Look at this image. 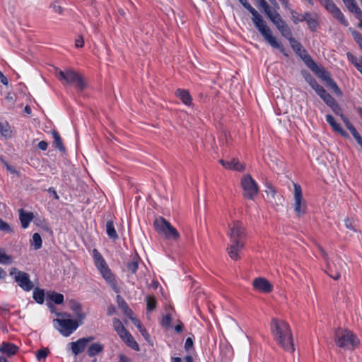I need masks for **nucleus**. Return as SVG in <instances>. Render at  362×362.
I'll list each match as a JSON object with an SVG mask.
<instances>
[{
  "label": "nucleus",
  "instance_id": "nucleus-1",
  "mask_svg": "<svg viewBox=\"0 0 362 362\" xmlns=\"http://www.w3.org/2000/svg\"><path fill=\"white\" fill-rule=\"evenodd\" d=\"M271 332L276 344L284 350L293 353L295 351L293 334L290 325L284 320L272 318Z\"/></svg>",
  "mask_w": 362,
  "mask_h": 362
},
{
  "label": "nucleus",
  "instance_id": "nucleus-2",
  "mask_svg": "<svg viewBox=\"0 0 362 362\" xmlns=\"http://www.w3.org/2000/svg\"><path fill=\"white\" fill-rule=\"evenodd\" d=\"M239 1L252 14V21L255 28L263 36L264 40H267L272 47L278 49L281 53L287 56V54L285 53L284 46L272 36V31L267 26V23L263 19L262 16L247 2V0H239Z\"/></svg>",
  "mask_w": 362,
  "mask_h": 362
},
{
  "label": "nucleus",
  "instance_id": "nucleus-3",
  "mask_svg": "<svg viewBox=\"0 0 362 362\" xmlns=\"http://www.w3.org/2000/svg\"><path fill=\"white\" fill-rule=\"evenodd\" d=\"M334 339L336 344L344 349L354 350L359 344V339L355 334L341 328L334 331Z\"/></svg>",
  "mask_w": 362,
  "mask_h": 362
},
{
  "label": "nucleus",
  "instance_id": "nucleus-4",
  "mask_svg": "<svg viewBox=\"0 0 362 362\" xmlns=\"http://www.w3.org/2000/svg\"><path fill=\"white\" fill-rule=\"evenodd\" d=\"M58 317L53 320L54 327L64 337H68L72 334L78 327L77 320L70 319L71 315L66 313H57Z\"/></svg>",
  "mask_w": 362,
  "mask_h": 362
},
{
  "label": "nucleus",
  "instance_id": "nucleus-5",
  "mask_svg": "<svg viewBox=\"0 0 362 362\" xmlns=\"http://www.w3.org/2000/svg\"><path fill=\"white\" fill-rule=\"evenodd\" d=\"M153 227L158 234L165 239L177 240L180 233L171 223L163 217L159 216L153 222Z\"/></svg>",
  "mask_w": 362,
  "mask_h": 362
},
{
  "label": "nucleus",
  "instance_id": "nucleus-6",
  "mask_svg": "<svg viewBox=\"0 0 362 362\" xmlns=\"http://www.w3.org/2000/svg\"><path fill=\"white\" fill-rule=\"evenodd\" d=\"M57 76L63 83L74 85L80 90L86 87V83L82 76L74 70L57 71Z\"/></svg>",
  "mask_w": 362,
  "mask_h": 362
},
{
  "label": "nucleus",
  "instance_id": "nucleus-7",
  "mask_svg": "<svg viewBox=\"0 0 362 362\" xmlns=\"http://www.w3.org/2000/svg\"><path fill=\"white\" fill-rule=\"evenodd\" d=\"M228 235L230 243H245L246 237V228L240 221H235L228 226Z\"/></svg>",
  "mask_w": 362,
  "mask_h": 362
},
{
  "label": "nucleus",
  "instance_id": "nucleus-8",
  "mask_svg": "<svg viewBox=\"0 0 362 362\" xmlns=\"http://www.w3.org/2000/svg\"><path fill=\"white\" fill-rule=\"evenodd\" d=\"M241 186L243 189L244 197L248 199H254L259 192L256 182L250 175H245L241 180Z\"/></svg>",
  "mask_w": 362,
  "mask_h": 362
},
{
  "label": "nucleus",
  "instance_id": "nucleus-9",
  "mask_svg": "<svg viewBox=\"0 0 362 362\" xmlns=\"http://www.w3.org/2000/svg\"><path fill=\"white\" fill-rule=\"evenodd\" d=\"M258 3V8L262 9L267 17L276 25V28H281L286 24L279 12H272V8L265 0H256Z\"/></svg>",
  "mask_w": 362,
  "mask_h": 362
},
{
  "label": "nucleus",
  "instance_id": "nucleus-10",
  "mask_svg": "<svg viewBox=\"0 0 362 362\" xmlns=\"http://www.w3.org/2000/svg\"><path fill=\"white\" fill-rule=\"evenodd\" d=\"M10 275L14 276L16 282L24 291H30L33 289L34 286L28 273L20 271L16 267H13L10 271Z\"/></svg>",
  "mask_w": 362,
  "mask_h": 362
},
{
  "label": "nucleus",
  "instance_id": "nucleus-11",
  "mask_svg": "<svg viewBox=\"0 0 362 362\" xmlns=\"http://www.w3.org/2000/svg\"><path fill=\"white\" fill-rule=\"evenodd\" d=\"M294 187V211L298 216H301L306 213L307 206L305 199L303 197L301 187L293 183Z\"/></svg>",
  "mask_w": 362,
  "mask_h": 362
},
{
  "label": "nucleus",
  "instance_id": "nucleus-12",
  "mask_svg": "<svg viewBox=\"0 0 362 362\" xmlns=\"http://www.w3.org/2000/svg\"><path fill=\"white\" fill-rule=\"evenodd\" d=\"M321 4L325 7L326 10L329 11L334 18H337L342 25L347 26L348 21L345 18L344 14L340 9L336 6L332 0H320Z\"/></svg>",
  "mask_w": 362,
  "mask_h": 362
},
{
  "label": "nucleus",
  "instance_id": "nucleus-13",
  "mask_svg": "<svg viewBox=\"0 0 362 362\" xmlns=\"http://www.w3.org/2000/svg\"><path fill=\"white\" fill-rule=\"evenodd\" d=\"M305 78L306 81L315 90L317 95L323 100L325 103L330 99L332 95L328 93L322 86L318 84L316 80L310 74H308Z\"/></svg>",
  "mask_w": 362,
  "mask_h": 362
},
{
  "label": "nucleus",
  "instance_id": "nucleus-14",
  "mask_svg": "<svg viewBox=\"0 0 362 362\" xmlns=\"http://www.w3.org/2000/svg\"><path fill=\"white\" fill-rule=\"evenodd\" d=\"M328 275L334 280H338L341 276V272L346 267V264L341 259H337V262L332 266L327 262Z\"/></svg>",
  "mask_w": 362,
  "mask_h": 362
},
{
  "label": "nucleus",
  "instance_id": "nucleus-15",
  "mask_svg": "<svg viewBox=\"0 0 362 362\" xmlns=\"http://www.w3.org/2000/svg\"><path fill=\"white\" fill-rule=\"evenodd\" d=\"M252 286L257 291L268 293L272 291V284L265 278L258 277L253 280Z\"/></svg>",
  "mask_w": 362,
  "mask_h": 362
},
{
  "label": "nucleus",
  "instance_id": "nucleus-16",
  "mask_svg": "<svg viewBox=\"0 0 362 362\" xmlns=\"http://www.w3.org/2000/svg\"><path fill=\"white\" fill-rule=\"evenodd\" d=\"M94 339L93 337H84L78 339L76 341L71 342V349L73 354L76 356L82 353L88 343L92 341Z\"/></svg>",
  "mask_w": 362,
  "mask_h": 362
},
{
  "label": "nucleus",
  "instance_id": "nucleus-17",
  "mask_svg": "<svg viewBox=\"0 0 362 362\" xmlns=\"http://www.w3.org/2000/svg\"><path fill=\"white\" fill-rule=\"evenodd\" d=\"M219 163L226 169L243 172L245 169V165L240 163L238 158H232L230 161L223 159L219 160Z\"/></svg>",
  "mask_w": 362,
  "mask_h": 362
},
{
  "label": "nucleus",
  "instance_id": "nucleus-18",
  "mask_svg": "<svg viewBox=\"0 0 362 362\" xmlns=\"http://www.w3.org/2000/svg\"><path fill=\"white\" fill-rule=\"evenodd\" d=\"M245 243H230L227 250L228 255L233 260L240 259L239 251L244 247Z\"/></svg>",
  "mask_w": 362,
  "mask_h": 362
},
{
  "label": "nucleus",
  "instance_id": "nucleus-19",
  "mask_svg": "<svg viewBox=\"0 0 362 362\" xmlns=\"http://www.w3.org/2000/svg\"><path fill=\"white\" fill-rule=\"evenodd\" d=\"M326 121L332 127L334 132L344 138L349 137L348 133L341 128L340 124L335 121L334 118L332 115H327L326 116Z\"/></svg>",
  "mask_w": 362,
  "mask_h": 362
},
{
  "label": "nucleus",
  "instance_id": "nucleus-20",
  "mask_svg": "<svg viewBox=\"0 0 362 362\" xmlns=\"http://www.w3.org/2000/svg\"><path fill=\"white\" fill-rule=\"evenodd\" d=\"M19 219L21 221V226L23 228H27L30 223L34 218V215L32 212H26L24 209H20Z\"/></svg>",
  "mask_w": 362,
  "mask_h": 362
},
{
  "label": "nucleus",
  "instance_id": "nucleus-21",
  "mask_svg": "<svg viewBox=\"0 0 362 362\" xmlns=\"http://www.w3.org/2000/svg\"><path fill=\"white\" fill-rule=\"evenodd\" d=\"M100 274L103 275V278L106 280V281L110 284L111 288L115 291L119 292V289L117 288V282L115 281V276L111 272L109 268L105 269L104 270L100 272Z\"/></svg>",
  "mask_w": 362,
  "mask_h": 362
},
{
  "label": "nucleus",
  "instance_id": "nucleus-22",
  "mask_svg": "<svg viewBox=\"0 0 362 362\" xmlns=\"http://www.w3.org/2000/svg\"><path fill=\"white\" fill-rule=\"evenodd\" d=\"M140 259H141L139 256L136 253L132 255L129 260L126 263L127 271L130 272L132 274H136L139 267V262Z\"/></svg>",
  "mask_w": 362,
  "mask_h": 362
},
{
  "label": "nucleus",
  "instance_id": "nucleus-23",
  "mask_svg": "<svg viewBox=\"0 0 362 362\" xmlns=\"http://www.w3.org/2000/svg\"><path fill=\"white\" fill-rule=\"evenodd\" d=\"M18 349V346L13 344L3 342L0 347V353L5 354L10 356L14 355L17 352Z\"/></svg>",
  "mask_w": 362,
  "mask_h": 362
},
{
  "label": "nucleus",
  "instance_id": "nucleus-24",
  "mask_svg": "<svg viewBox=\"0 0 362 362\" xmlns=\"http://www.w3.org/2000/svg\"><path fill=\"white\" fill-rule=\"evenodd\" d=\"M177 97L182 100V102L186 105H191L192 103V97L187 90L177 89L175 93Z\"/></svg>",
  "mask_w": 362,
  "mask_h": 362
},
{
  "label": "nucleus",
  "instance_id": "nucleus-25",
  "mask_svg": "<svg viewBox=\"0 0 362 362\" xmlns=\"http://www.w3.org/2000/svg\"><path fill=\"white\" fill-rule=\"evenodd\" d=\"M113 327L119 337L124 338L125 335H127L129 332L123 325L122 322L117 318H113L112 320Z\"/></svg>",
  "mask_w": 362,
  "mask_h": 362
},
{
  "label": "nucleus",
  "instance_id": "nucleus-26",
  "mask_svg": "<svg viewBox=\"0 0 362 362\" xmlns=\"http://www.w3.org/2000/svg\"><path fill=\"white\" fill-rule=\"evenodd\" d=\"M117 302L118 307L122 310L124 314L128 317H132V315H133L132 310L129 308L124 298H122L119 295L117 296Z\"/></svg>",
  "mask_w": 362,
  "mask_h": 362
},
{
  "label": "nucleus",
  "instance_id": "nucleus-27",
  "mask_svg": "<svg viewBox=\"0 0 362 362\" xmlns=\"http://www.w3.org/2000/svg\"><path fill=\"white\" fill-rule=\"evenodd\" d=\"M70 308L75 313L77 318L81 322L85 319L86 315L82 312L81 305L76 300H71Z\"/></svg>",
  "mask_w": 362,
  "mask_h": 362
},
{
  "label": "nucleus",
  "instance_id": "nucleus-28",
  "mask_svg": "<svg viewBox=\"0 0 362 362\" xmlns=\"http://www.w3.org/2000/svg\"><path fill=\"white\" fill-rule=\"evenodd\" d=\"M104 349V346L99 342L92 344L88 349L87 354L90 357L96 356L101 353Z\"/></svg>",
  "mask_w": 362,
  "mask_h": 362
},
{
  "label": "nucleus",
  "instance_id": "nucleus-29",
  "mask_svg": "<svg viewBox=\"0 0 362 362\" xmlns=\"http://www.w3.org/2000/svg\"><path fill=\"white\" fill-rule=\"evenodd\" d=\"M302 52L304 54V56L299 53V55L300 57L304 60L305 64L308 67H309L313 71L317 69V64L313 60L310 56L306 54V51L305 49H303Z\"/></svg>",
  "mask_w": 362,
  "mask_h": 362
},
{
  "label": "nucleus",
  "instance_id": "nucleus-30",
  "mask_svg": "<svg viewBox=\"0 0 362 362\" xmlns=\"http://www.w3.org/2000/svg\"><path fill=\"white\" fill-rule=\"evenodd\" d=\"M343 2L350 12L361 15V10L355 0H343Z\"/></svg>",
  "mask_w": 362,
  "mask_h": 362
},
{
  "label": "nucleus",
  "instance_id": "nucleus-31",
  "mask_svg": "<svg viewBox=\"0 0 362 362\" xmlns=\"http://www.w3.org/2000/svg\"><path fill=\"white\" fill-rule=\"evenodd\" d=\"M325 103L332 108L336 115H339L340 117L343 115L341 108L332 96L330 97V99L327 100Z\"/></svg>",
  "mask_w": 362,
  "mask_h": 362
},
{
  "label": "nucleus",
  "instance_id": "nucleus-32",
  "mask_svg": "<svg viewBox=\"0 0 362 362\" xmlns=\"http://www.w3.org/2000/svg\"><path fill=\"white\" fill-rule=\"evenodd\" d=\"M122 339L127 344L128 346L132 349L135 351L139 350V346L138 343L134 340V337L129 332L127 334V335H125L124 338H122Z\"/></svg>",
  "mask_w": 362,
  "mask_h": 362
},
{
  "label": "nucleus",
  "instance_id": "nucleus-33",
  "mask_svg": "<svg viewBox=\"0 0 362 362\" xmlns=\"http://www.w3.org/2000/svg\"><path fill=\"white\" fill-rule=\"evenodd\" d=\"M52 134L53 136L55 147L57 148L60 151L64 152L66 148L63 145L62 140L59 134L56 130H53Z\"/></svg>",
  "mask_w": 362,
  "mask_h": 362
},
{
  "label": "nucleus",
  "instance_id": "nucleus-34",
  "mask_svg": "<svg viewBox=\"0 0 362 362\" xmlns=\"http://www.w3.org/2000/svg\"><path fill=\"white\" fill-rule=\"evenodd\" d=\"M106 231L108 237L111 239L116 240L118 238V235L115 228L114 223L112 221H108L106 223Z\"/></svg>",
  "mask_w": 362,
  "mask_h": 362
},
{
  "label": "nucleus",
  "instance_id": "nucleus-35",
  "mask_svg": "<svg viewBox=\"0 0 362 362\" xmlns=\"http://www.w3.org/2000/svg\"><path fill=\"white\" fill-rule=\"evenodd\" d=\"M291 16H292V20L293 21L294 23H298V22H303V21H308V19L309 18H312L314 17V16L313 14H311L310 13H305L304 15H302L300 16V18H296V14H297V12L293 11V10H291Z\"/></svg>",
  "mask_w": 362,
  "mask_h": 362
},
{
  "label": "nucleus",
  "instance_id": "nucleus-36",
  "mask_svg": "<svg viewBox=\"0 0 362 362\" xmlns=\"http://www.w3.org/2000/svg\"><path fill=\"white\" fill-rule=\"evenodd\" d=\"M33 298L37 303L40 304L43 303L45 298L44 290L35 288L33 291Z\"/></svg>",
  "mask_w": 362,
  "mask_h": 362
},
{
  "label": "nucleus",
  "instance_id": "nucleus-37",
  "mask_svg": "<svg viewBox=\"0 0 362 362\" xmlns=\"http://www.w3.org/2000/svg\"><path fill=\"white\" fill-rule=\"evenodd\" d=\"M12 262V257L6 253L4 248L0 247V264H11Z\"/></svg>",
  "mask_w": 362,
  "mask_h": 362
},
{
  "label": "nucleus",
  "instance_id": "nucleus-38",
  "mask_svg": "<svg viewBox=\"0 0 362 362\" xmlns=\"http://www.w3.org/2000/svg\"><path fill=\"white\" fill-rule=\"evenodd\" d=\"M42 238L39 233H35L33 235L31 244L33 245L35 250H38L42 247Z\"/></svg>",
  "mask_w": 362,
  "mask_h": 362
},
{
  "label": "nucleus",
  "instance_id": "nucleus-39",
  "mask_svg": "<svg viewBox=\"0 0 362 362\" xmlns=\"http://www.w3.org/2000/svg\"><path fill=\"white\" fill-rule=\"evenodd\" d=\"M313 72H315L318 77L321 78L325 81H327V78H330L329 74L323 68L320 66H317V69L314 70Z\"/></svg>",
  "mask_w": 362,
  "mask_h": 362
},
{
  "label": "nucleus",
  "instance_id": "nucleus-40",
  "mask_svg": "<svg viewBox=\"0 0 362 362\" xmlns=\"http://www.w3.org/2000/svg\"><path fill=\"white\" fill-rule=\"evenodd\" d=\"M49 298L51 300L54 302L56 304H62L64 302V296L61 293L52 292L49 295Z\"/></svg>",
  "mask_w": 362,
  "mask_h": 362
},
{
  "label": "nucleus",
  "instance_id": "nucleus-41",
  "mask_svg": "<svg viewBox=\"0 0 362 362\" xmlns=\"http://www.w3.org/2000/svg\"><path fill=\"white\" fill-rule=\"evenodd\" d=\"M288 40L291 44V46L296 51V52L298 53V54H299V53H301L300 52L301 49H302L301 44L298 40H296L294 37H293V36L291 37Z\"/></svg>",
  "mask_w": 362,
  "mask_h": 362
},
{
  "label": "nucleus",
  "instance_id": "nucleus-42",
  "mask_svg": "<svg viewBox=\"0 0 362 362\" xmlns=\"http://www.w3.org/2000/svg\"><path fill=\"white\" fill-rule=\"evenodd\" d=\"M278 30H279L281 34L286 39H289L291 37H292L291 30L286 23L281 26V28H279Z\"/></svg>",
  "mask_w": 362,
  "mask_h": 362
},
{
  "label": "nucleus",
  "instance_id": "nucleus-43",
  "mask_svg": "<svg viewBox=\"0 0 362 362\" xmlns=\"http://www.w3.org/2000/svg\"><path fill=\"white\" fill-rule=\"evenodd\" d=\"M326 83H327V86L329 88H332L334 91V93H336L337 94H339V95L341 94V92L339 88L338 87L337 83L334 80H332V78H327V81H326Z\"/></svg>",
  "mask_w": 362,
  "mask_h": 362
},
{
  "label": "nucleus",
  "instance_id": "nucleus-44",
  "mask_svg": "<svg viewBox=\"0 0 362 362\" xmlns=\"http://www.w3.org/2000/svg\"><path fill=\"white\" fill-rule=\"evenodd\" d=\"M49 349L47 348H42L40 350H38L36 353V357L37 358L38 361H42V360H45L48 354H49Z\"/></svg>",
  "mask_w": 362,
  "mask_h": 362
},
{
  "label": "nucleus",
  "instance_id": "nucleus-45",
  "mask_svg": "<svg viewBox=\"0 0 362 362\" xmlns=\"http://www.w3.org/2000/svg\"><path fill=\"white\" fill-rule=\"evenodd\" d=\"M349 30L351 31L352 36L354 37L355 41L358 43L360 48H361L362 47V35L359 32H358L355 30H353L351 28H349Z\"/></svg>",
  "mask_w": 362,
  "mask_h": 362
},
{
  "label": "nucleus",
  "instance_id": "nucleus-46",
  "mask_svg": "<svg viewBox=\"0 0 362 362\" xmlns=\"http://www.w3.org/2000/svg\"><path fill=\"white\" fill-rule=\"evenodd\" d=\"M147 310L151 311L156 308V300L153 296H147Z\"/></svg>",
  "mask_w": 362,
  "mask_h": 362
},
{
  "label": "nucleus",
  "instance_id": "nucleus-47",
  "mask_svg": "<svg viewBox=\"0 0 362 362\" xmlns=\"http://www.w3.org/2000/svg\"><path fill=\"white\" fill-rule=\"evenodd\" d=\"M0 230L8 233H13V230L11 228V226L6 222L4 221L1 218H0Z\"/></svg>",
  "mask_w": 362,
  "mask_h": 362
},
{
  "label": "nucleus",
  "instance_id": "nucleus-48",
  "mask_svg": "<svg viewBox=\"0 0 362 362\" xmlns=\"http://www.w3.org/2000/svg\"><path fill=\"white\" fill-rule=\"evenodd\" d=\"M345 226L346 228L351 230L354 232H356L357 230L356 228V226L354 224V221L352 218H347L345 219Z\"/></svg>",
  "mask_w": 362,
  "mask_h": 362
},
{
  "label": "nucleus",
  "instance_id": "nucleus-49",
  "mask_svg": "<svg viewBox=\"0 0 362 362\" xmlns=\"http://www.w3.org/2000/svg\"><path fill=\"white\" fill-rule=\"evenodd\" d=\"M50 7L52 8L55 13H57L59 15L63 13L64 8L57 1L53 2Z\"/></svg>",
  "mask_w": 362,
  "mask_h": 362
},
{
  "label": "nucleus",
  "instance_id": "nucleus-50",
  "mask_svg": "<svg viewBox=\"0 0 362 362\" xmlns=\"http://www.w3.org/2000/svg\"><path fill=\"white\" fill-rule=\"evenodd\" d=\"M265 192L267 194V199L269 200L274 199L275 196L276 194V192L275 189L272 186L268 187L267 189L265 191Z\"/></svg>",
  "mask_w": 362,
  "mask_h": 362
},
{
  "label": "nucleus",
  "instance_id": "nucleus-51",
  "mask_svg": "<svg viewBox=\"0 0 362 362\" xmlns=\"http://www.w3.org/2000/svg\"><path fill=\"white\" fill-rule=\"evenodd\" d=\"M171 321L172 317L170 315H166L163 316L162 321H161V325L165 327H170L171 325Z\"/></svg>",
  "mask_w": 362,
  "mask_h": 362
},
{
  "label": "nucleus",
  "instance_id": "nucleus-52",
  "mask_svg": "<svg viewBox=\"0 0 362 362\" xmlns=\"http://www.w3.org/2000/svg\"><path fill=\"white\" fill-rule=\"evenodd\" d=\"M306 23L312 30H315L317 26V21L315 16L312 18L308 19Z\"/></svg>",
  "mask_w": 362,
  "mask_h": 362
},
{
  "label": "nucleus",
  "instance_id": "nucleus-53",
  "mask_svg": "<svg viewBox=\"0 0 362 362\" xmlns=\"http://www.w3.org/2000/svg\"><path fill=\"white\" fill-rule=\"evenodd\" d=\"M95 266L96 267L98 268V269L100 271V272L103 270H104L105 269H107L108 267L105 261V259H102L100 261H98L97 262L95 263Z\"/></svg>",
  "mask_w": 362,
  "mask_h": 362
},
{
  "label": "nucleus",
  "instance_id": "nucleus-54",
  "mask_svg": "<svg viewBox=\"0 0 362 362\" xmlns=\"http://www.w3.org/2000/svg\"><path fill=\"white\" fill-rule=\"evenodd\" d=\"M95 266L96 267L98 268V269L100 271V272L103 270H104L105 269H107L108 267L105 261V259H102L100 261H98L97 262L95 263Z\"/></svg>",
  "mask_w": 362,
  "mask_h": 362
},
{
  "label": "nucleus",
  "instance_id": "nucleus-55",
  "mask_svg": "<svg viewBox=\"0 0 362 362\" xmlns=\"http://www.w3.org/2000/svg\"><path fill=\"white\" fill-rule=\"evenodd\" d=\"M341 118L344 123L345 124L346 128L351 132L352 129H355V127L353 126V124L350 122L349 119L344 116V115H341Z\"/></svg>",
  "mask_w": 362,
  "mask_h": 362
},
{
  "label": "nucleus",
  "instance_id": "nucleus-56",
  "mask_svg": "<svg viewBox=\"0 0 362 362\" xmlns=\"http://www.w3.org/2000/svg\"><path fill=\"white\" fill-rule=\"evenodd\" d=\"M351 134L353 135V136L354 137V139H356L357 144H358L359 143H361L362 142V137L361 136V135L359 134V133L357 132V130L355 129H352L351 131Z\"/></svg>",
  "mask_w": 362,
  "mask_h": 362
},
{
  "label": "nucleus",
  "instance_id": "nucleus-57",
  "mask_svg": "<svg viewBox=\"0 0 362 362\" xmlns=\"http://www.w3.org/2000/svg\"><path fill=\"white\" fill-rule=\"evenodd\" d=\"M93 258H94V260H95V263L98 262V261H100L102 259H103V256L101 255V254L98 251L97 249H93Z\"/></svg>",
  "mask_w": 362,
  "mask_h": 362
},
{
  "label": "nucleus",
  "instance_id": "nucleus-58",
  "mask_svg": "<svg viewBox=\"0 0 362 362\" xmlns=\"http://www.w3.org/2000/svg\"><path fill=\"white\" fill-rule=\"evenodd\" d=\"M132 323L139 329V330H141L144 327L141 326V322L139 320L135 318L132 315V317H129Z\"/></svg>",
  "mask_w": 362,
  "mask_h": 362
},
{
  "label": "nucleus",
  "instance_id": "nucleus-59",
  "mask_svg": "<svg viewBox=\"0 0 362 362\" xmlns=\"http://www.w3.org/2000/svg\"><path fill=\"white\" fill-rule=\"evenodd\" d=\"M0 132L3 136H7L9 133V129H8V124L4 126L3 124H1L0 122Z\"/></svg>",
  "mask_w": 362,
  "mask_h": 362
},
{
  "label": "nucleus",
  "instance_id": "nucleus-60",
  "mask_svg": "<svg viewBox=\"0 0 362 362\" xmlns=\"http://www.w3.org/2000/svg\"><path fill=\"white\" fill-rule=\"evenodd\" d=\"M16 96L14 93H8L6 97V100L11 103L12 105L14 104L16 101Z\"/></svg>",
  "mask_w": 362,
  "mask_h": 362
},
{
  "label": "nucleus",
  "instance_id": "nucleus-61",
  "mask_svg": "<svg viewBox=\"0 0 362 362\" xmlns=\"http://www.w3.org/2000/svg\"><path fill=\"white\" fill-rule=\"evenodd\" d=\"M84 45V40L82 36H78V37L75 40V46L77 48L82 47Z\"/></svg>",
  "mask_w": 362,
  "mask_h": 362
},
{
  "label": "nucleus",
  "instance_id": "nucleus-62",
  "mask_svg": "<svg viewBox=\"0 0 362 362\" xmlns=\"http://www.w3.org/2000/svg\"><path fill=\"white\" fill-rule=\"evenodd\" d=\"M193 346V341L190 337L187 338L185 344V349L188 351Z\"/></svg>",
  "mask_w": 362,
  "mask_h": 362
},
{
  "label": "nucleus",
  "instance_id": "nucleus-63",
  "mask_svg": "<svg viewBox=\"0 0 362 362\" xmlns=\"http://www.w3.org/2000/svg\"><path fill=\"white\" fill-rule=\"evenodd\" d=\"M270 3L272 4V6H270L272 8V12H278V10L279 9V5L276 0H272L270 1Z\"/></svg>",
  "mask_w": 362,
  "mask_h": 362
},
{
  "label": "nucleus",
  "instance_id": "nucleus-64",
  "mask_svg": "<svg viewBox=\"0 0 362 362\" xmlns=\"http://www.w3.org/2000/svg\"><path fill=\"white\" fill-rule=\"evenodd\" d=\"M119 362H132V360L129 357H127L123 354H120L119 356Z\"/></svg>",
  "mask_w": 362,
  "mask_h": 362
}]
</instances>
